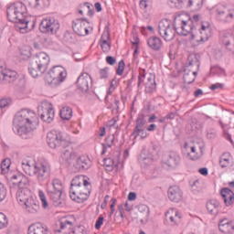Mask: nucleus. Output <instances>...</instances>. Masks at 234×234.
<instances>
[{
	"instance_id": "f257e3e1",
	"label": "nucleus",
	"mask_w": 234,
	"mask_h": 234,
	"mask_svg": "<svg viewBox=\"0 0 234 234\" xmlns=\"http://www.w3.org/2000/svg\"><path fill=\"white\" fill-rule=\"evenodd\" d=\"M158 33L165 41H173L175 36H189L192 39L197 37V26L193 25V20L185 19L184 16H178L174 19V27L171 21L163 19L158 24Z\"/></svg>"
},
{
	"instance_id": "f03ea898",
	"label": "nucleus",
	"mask_w": 234,
	"mask_h": 234,
	"mask_svg": "<svg viewBox=\"0 0 234 234\" xmlns=\"http://www.w3.org/2000/svg\"><path fill=\"white\" fill-rule=\"evenodd\" d=\"M39 125V118L36 112L30 109H22L13 121V131L23 140H30L34 136V131Z\"/></svg>"
},
{
	"instance_id": "7ed1b4c3",
	"label": "nucleus",
	"mask_w": 234,
	"mask_h": 234,
	"mask_svg": "<svg viewBox=\"0 0 234 234\" xmlns=\"http://www.w3.org/2000/svg\"><path fill=\"white\" fill-rule=\"evenodd\" d=\"M69 140V135L63 132L51 131L47 136L48 145L51 149H59L61 151V158L70 165L76 154H72V147H70Z\"/></svg>"
},
{
	"instance_id": "20e7f679",
	"label": "nucleus",
	"mask_w": 234,
	"mask_h": 234,
	"mask_svg": "<svg viewBox=\"0 0 234 234\" xmlns=\"http://www.w3.org/2000/svg\"><path fill=\"white\" fill-rule=\"evenodd\" d=\"M22 169L28 176H36L38 182H44L50 176V165L48 163H37L34 160H23Z\"/></svg>"
},
{
	"instance_id": "39448f33",
	"label": "nucleus",
	"mask_w": 234,
	"mask_h": 234,
	"mask_svg": "<svg viewBox=\"0 0 234 234\" xmlns=\"http://www.w3.org/2000/svg\"><path fill=\"white\" fill-rule=\"evenodd\" d=\"M28 186V177L25 175L13 176L9 181V187L12 189L17 187L16 200L20 206H23L32 196L27 186Z\"/></svg>"
},
{
	"instance_id": "423d86ee",
	"label": "nucleus",
	"mask_w": 234,
	"mask_h": 234,
	"mask_svg": "<svg viewBox=\"0 0 234 234\" xmlns=\"http://www.w3.org/2000/svg\"><path fill=\"white\" fill-rule=\"evenodd\" d=\"M50 63V57L45 52H39L29 62L28 71L32 78H39L47 72L48 64Z\"/></svg>"
},
{
	"instance_id": "0eeeda50",
	"label": "nucleus",
	"mask_w": 234,
	"mask_h": 234,
	"mask_svg": "<svg viewBox=\"0 0 234 234\" xmlns=\"http://www.w3.org/2000/svg\"><path fill=\"white\" fill-rule=\"evenodd\" d=\"M12 5L15 7V10L19 16V21L23 22L15 25V29L16 32H20V34H27V32H29V30L34 28V21L30 22L28 17H27V5L22 2L13 3Z\"/></svg>"
},
{
	"instance_id": "6e6552de",
	"label": "nucleus",
	"mask_w": 234,
	"mask_h": 234,
	"mask_svg": "<svg viewBox=\"0 0 234 234\" xmlns=\"http://www.w3.org/2000/svg\"><path fill=\"white\" fill-rule=\"evenodd\" d=\"M65 78H67V71L65 68L61 66H54L46 75L45 81L48 85H51V87H56L63 81H65Z\"/></svg>"
},
{
	"instance_id": "1a4fd4ad",
	"label": "nucleus",
	"mask_w": 234,
	"mask_h": 234,
	"mask_svg": "<svg viewBox=\"0 0 234 234\" xmlns=\"http://www.w3.org/2000/svg\"><path fill=\"white\" fill-rule=\"evenodd\" d=\"M48 195L56 207H59V206H61V195H63V184L61 183V180H53L52 188L48 189Z\"/></svg>"
},
{
	"instance_id": "9d476101",
	"label": "nucleus",
	"mask_w": 234,
	"mask_h": 234,
	"mask_svg": "<svg viewBox=\"0 0 234 234\" xmlns=\"http://www.w3.org/2000/svg\"><path fill=\"white\" fill-rule=\"evenodd\" d=\"M90 195V183L85 181V183L80 186L77 190H75L69 197L74 202L78 204H82L85 200L89 198Z\"/></svg>"
},
{
	"instance_id": "9b49d317",
	"label": "nucleus",
	"mask_w": 234,
	"mask_h": 234,
	"mask_svg": "<svg viewBox=\"0 0 234 234\" xmlns=\"http://www.w3.org/2000/svg\"><path fill=\"white\" fill-rule=\"evenodd\" d=\"M38 114L41 120L46 122V123H51L54 121L55 112L52 107V103L48 101H43L38 107Z\"/></svg>"
},
{
	"instance_id": "f8f14e48",
	"label": "nucleus",
	"mask_w": 234,
	"mask_h": 234,
	"mask_svg": "<svg viewBox=\"0 0 234 234\" xmlns=\"http://www.w3.org/2000/svg\"><path fill=\"white\" fill-rule=\"evenodd\" d=\"M42 34H56L59 30V23L52 19H43L39 25Z\"/></svg>"
},
{
	"instance_id": "ddd939ff",
	"label": "nucleus",
	"mask_w": 234,
	"mask_h": 234,
	"mask_svg": "<svg viewBox=\"0 0 234 234\" xmlns=\"http://www.w3.org/2000/svg\"><path fill=\"white\" fill-rule=\"evenodd\" d=\"M178 165H180V155L176 152H171L163 157V167L176 169Z\"/></svg>"
},
{
	"instance_id": "4468645a",
	"label": "nucleus",
	"mask_w": 234,
	"mask_h": 234,
	"mask_svg": "<svg viewBox=\"0 0 234 234\" xmlns=\"http://www.w3.org/2000/svg\"><path fill=\"white\" fill-rule=\"evenodd\" d=\"M87 25H89V20L87 18H78L73 20L72 28L77 36H89V28H87Z\"/></svg>"
},
{
	"instance_id": "2eb2a0df",
	"label": "nucleus",
	"mask_w": 234,
	"mask_h": 234,
	"mask_svg": "<svg viewBox=\"0 0 234 234\" xmlns=\"http://www.w3.org/2000/svg\"><path fill=\"white\" fill-rule=\"evenodd\" d=\"M77 88L81 92H87L92 87V77L89 73H81L76 81Z\"/></svg>"
},
{
	"instance_id": "dca6fc26",
	"label": "nucleus",
	"mask_w": 234,
	"mask_h": 234,
	"mask_svg": "<svg viewBox=\"0 0 234 234\" xmlns=\"http://www.w3.org/2000/svg\"><path fill=\"white\" fill-rule=\"evenodd\" d=\"M75 171H83L90 168V159L85 155L76 156L71 161Z\"/></svg>"
},
{
	"instance_id": "f3484780",
	"label": "nucleus",
	"mask_w": 234,
	"mask_h": 234,
	"mask_svg": "<svg viewBox=\"0 0 234 234\" xmlns=\"http://www.w3.org/2000/svg\"><path fill=\"white\" fill-rule=\"evenodd\" d=\"M18 78L16 70L0 69V83H14Z\"/></svg>"
},
{
	"instance_id": "a211bd4d",
	"label": "nucleus",
	"mask_w": 234,
	"mask_h": 234,
	"mask_svg": "<svg viewBox=\"0 0 234 234\" xmlns=\"http://www.w3.org/2000/svg\"><path fill=\"white\" fill-rule=\"evenodd\" d=\"M217 17L219 21H222L223 23H228L229 19H233V14L229 12V9H228L224 5H218L217 8Z\"/></svg>"
},
{
	"instance_id": "6ab92c4d",
	"label": "nucleus",
	"mask_w": 234,
	"mask_h": 234,
	"mask_svg": "<svg viewBox=\"0 0 234 234\" xmlns=\"http://www.w3.org/2000/svg\"><path fill=\"white\" fill-rule=\"evenodd\" d=\"M27 234H50V230L47 225L34 223L28 227Z\"/></svg>"
},
{
	"instance_id": "aec40b11",
	"label": "nucleus",
	"mask_w": 234,
	"mask_h": 234,
	"mask_svg": "<svg viewBox=\"0 0 234 234\" xmlns=\"http://www.w3.org/2000/svg\"><path fill=\"white\" fill-rule=\"evenodd\" d=\"M207 211L209 215L217 217L220 213V202L217 199H210L207 202Z\"/></svg>"
},
{
	"instance_id": "412c9836",
	"label": "nucleus",
	"mask_w": 234,
	"mask_h": 234,
	"mask_svg": "<svg viewBox=\"0 0 234 234\" xmlns=\"http://www.w3.org/2000/svg\"><path fill=\"white\" fill-rule=\"evenodd\" d=\"M182 190L180 187L174 186H170L168 189V198L171 202H180L182 200Z\"/></svg>"
},
{
	"instance_id": "4be33fe9",
	"label": "nucleus",
	"mask_w": 234,
	"mask_h": 234,
	"mask_svg": "<svg viewBox=\"0 0 234 234\" xmlns=\"http://www.w3.org/2000/svg\"><path fill=\"white\" fill-rule=\"evenodd\" d=\"M200 34V41H207L211 37V27L209 23L201 24V29H197V36Z\"/></svg>"
},
{
	"instance_id": "5701e85b",
	"label": "nucleus",
	"mask_w": 234,
	"mask_h": 234,
	"mask_svg": "<svg viewBox=\"0 0 234 234\" xmlns=\"http://www.w3.org/2000/svg\"><path fill=\"white\" fill-rule=\"evenodd\" d=\"M87 182V179L83 176H77L71 180V186L69 189V196L75 191L80 189V186H83Z\"/></svg>"
},
{
	"instance_id": "b1692460",
	"label": "nucleus",
	"mask_w": 234,
	"mask_h": 234,
	"mask_svg": "<svg viewBox=\"0 0 234 234\" xmlns=\"http://www.w3.org/2000/svg\"><path fill=\"white\" fill-rule=\"evenodd\" d=\"M218 229L221 233L231 234L234 232V224L225 218L219 221Z\"/></svg>"
},
{
	"instance_id": "393cba45",
	"label": "nucleus",
	"mask_w": 234,
	"mask_h": 234,
	"mask_svg": "<svg viewBox=\"0 0 234 234\" xmlns=\"http://www.w3.org/2000/svg\"><path fill=\"white\" fill-rule=\"evenodd\" d=\"M220 195L225 202V206H233L234 193L231 191V189L228 187L222 188Z\"/></svg>"
},
{
	"instance_id": "a878e982",
	"label": "nucleus",
	"mask_w": 234,
	"mask_h": 234,
	"mask_svg": "<svg viewBox=\"0 0 234 234\" xmlns=\"http://www.w3.org/2000/svg\"><path fill=\"white\" fill-rule=\"evenodd\" d=\"M6 12L8 21H10L11 23H15V25H19V23H23V20H19V15L17 14V11L12 4L7 7Z\"/></svg>"
},
{
	"instance_id": "bb28decb",
	"label": "nucleus",
	"mask_w": 234,
	"mask_h": 234,
	"mask_svg": "<svg viewBox=\"0 0 234 234\" xmlns=\"http://www.w3.org/2000/svg\"><path fill=\"white\" fill-rule=\"evenodd\" d=\"M219 165L220 167H222V169L226 167H233L234 161H233V156H231V154L229 153L222 154V155L219 157Z\"/></svg>"
},
{
	"instance_id": "cd10ccee",
	"label": "nucleus",
	"mask_w": 234,
	"mask_h": 234,
	"mask_svg": "<svg viewBox=\"0 0 234 234\" xmlns=\"http://www.w3.org/2000/svg\"><path fill=\"white\" fill-rule=\"evenodd\" d=\"M60 229H56L55 233L62 234H74V229H72V222L69 220H64L60 222Z\"/></svg>"
},
{
	"instance_id": "c85d7f7f",
	"label": "nucleus",
	"mask_w": 234,
	"mask_h": 234,
	"mask_svg": "<svg viewBox=\"0 0 234 234\" xmlns=\"http://www.w3.org/2000/svg\"><path fill=\"white\" fill-rule=\"evenodd\" d=\"M23 206L29 213H37L39 211V202L32 197Z\"/></svg>"
},
{
	"instance_id": "c756f323",
	"label": "nucleus",
	"mask_w": 234,
	"mask_h": 234,
	"mask_svg": "<svg viewBox=\"0 0 234 234\" xmlns=\"http://www.w3.org/2000/svg\"><path fill=\"white\" fill-rule=\"evenodd\" d=\"M231 41H233V37L229 33H225L220 37V43L221 45H224L227 50H233V45L231 44Z\"/></svg>"
},
{
	"instance_id": "7c9ffc66",
	"label": "nucleus",
	"mask_w": 234,
	"mask_h": 234,
	"mask_svg": "<svg viewBox=\"0 0 234 234\" xmlns=\"http://www.w3.org/2000/svg\"><path fill=\"white\" fill-rule=\"evenodd\" d=\"M147 45L152 50H160L162 48V40L158 37H151L147 41Z\"/></svg>"
},
{
	"instance_id": "2f4dec72",
	"label": "nucleus",
	"mask_w": 234,
	"mask_h": 234,
	"mask_svg": "<svg viewBox=\"0 0 234 234\" xmlns=\"http://www.w3.org/2000/svg\"><path fill=\"white\" fill-rule=\"evenodd\" d=\"M188 67H197L200 69V56L197 54H190L187 58Z\"/></svg>"
},
{
	"instance_id": "473e14b6",
	"label": "nucleus",
	"mask_w": 234,
	"mask_h": 234,
	"mask_svg": "<svg viewBox=\"0 0 234 234\" xmlns=\"http://www.w3.org/2000/svg\"><path fill=\"white\" fill-rule=\"evenodd\" d=\"M28 5L31 8H45V6H48V0H28Z\"/></svg>"
},
{
	"instance_id": "72a5a7b5",
	"label": "nucleus",
	"mask_w": 234,
	"mask_h": 234,
	"mask_svg": "<svg viewBox=\"0 0 234 234\" xmlns=\"http://www.w3.org/2000/svg\"><path fill=\"white\" fill-rule=\"evenodd\" d=\"M139 162H145V160H154V155L153 154V152L151 150L147 149H143L139 157H138Z\"/></svg>"
},
{
	"instance_id": "f704fd0d",
	"label": "nucleus",
	"mask_w": 234,
	"mask_h": 234,
	"mask_svg": "<svg viewBox=\"0 0 234 234\" xmlns=\"http://www.w3.org/2000/svg\"><path fill=\"white\" fill-rule=\"evenodd\" d=\"M112 145H114V135H110L106 137L105 143L102 144V151L101 154H105L107 149L112 147Z\"/></svg>"
},
{
	"instance_id": "c9c22d12",
	"label": "nucleus",
	"mask_w": 234,
	"mask_h": 234,
	"mask_svg": "<svg viewBox=\"0 0 234 234\" xmlns=\"http://www.w3.org/2000/svg\"><path fill=\"white\" fill-rule=\"evenodd\" d=\"M60 118L62 120H70L72 118V109L65 106L60 110Z\"/></svg>"
},
{
	"instance_id": "e433bc0d",
	"label": "nucleus",
	"mask_w": 234,
	"mask_h": 234,
	"mask_svg": "<svg viewBox=\"0 0 234 234\" xmlns=\"http://www.w3.org/2000/svg\"><path fill=\"white\" fill-rule=\"evenodd\" d=\"M188 6H190L192 10L198 12V10L204 6V0H188Z\"/></svg>"
},
{
	"instance_id": "4c0bfd02",
	"label": "nucleus",
	"mask_w": 234,
	"mask_h": 234,
	"mask_svg": "<svg viewBox=\"0 0 234 234\" xmlns=\"http://www.w3.org/2000/svg\"><path fill=\"white\" fill-rule=\"evenodd\" d=\"M156 90V81H154V78H148V81L146 82L145 92L151 94Z\"/></svg>"
},
{
	"instance_id": "58836bf2",
	"label": "nucleus",
	"mask_w": 234,
	"mask_h": 234,
	"mask_svg": "<svg viewBox=\"0 0 234 234\" xmlns=\"http://www.w3.org/2000/svg\"><path fill=\"white\" fill-rule=\"evenodd\" d=\"M32 56L31 48L28 46H24L20 48L21 59H28Z\"/></svg>"
},
{
	"instance_id": "ea45409f",
	"label": "nucleus",
	"mask_w": 234,
	"mask_h": 234,
	"mask_svg": "<svg viewBox=\"0 0 234 234\" xmlns=\"http://www.w3.org/2000/svg\"><path fill=\"white\" fill-rule=\"evenodd\" d=\"M132 136H134V140H136L138 136H140L142 140H145V138H147V132H145L144 128H140L139 130L134 129L132 133Z\"/></svg>"
},
{
	"instance_id": "a19ab883",
	"label": "nucleus",
	"mask_w": 234,
	"mask_h": 234,
	"mask_svg": "<svg viewBox=\"0 0 234 234\" xmlns=\"http://www.w3.org/2000/svg\"><path fill=\"white\" fill-rule=\"evenodd\" d=\"M145 123H146L145 115L139 114L136 120V125L134 129H136V131L140 129H144V126L145 125Z\"/></svg>"
},
{
	"instance_id": "79ce46f5",
	"label": "nucleus",
	"mask_w": 234,
	"mask_h": 234,
	"mask_svg": "<svg viewBox=\"0 0 234 234\" xmlns=\"http://www.w3.org/2000/svg\"><path fill=\"white\" fill-rule=\"evenodd\" d=\"M168 218L172 226H176V224H179L180 218H182V215H180V213L176 210L174 216H170Z\"/></svg>"
},
{
	"instance_id": "37998d69",
	"label": "nucleus",
	"mask_w": 234,
	"mask_h": 234,
	"mask_svg": "<svg viewBox=\"0 0 234 234\" xmlns=\"http://www.w3.org/2000/svg\"><path fill=\"white\" fill-rule=\"evenodd\" d=\"M183 80L185 81V83H187L188 85L193 83V81H195V76L189 74L187 72V69H185V74L183 76Z\"/></svg>"
},
{
	"instance_id": "c03bdc74",
	"label": "nucleus",
	"mask_w": 234,
	"mask_h": 234,
	"mask_svg": "<svg viewBox=\"0 0 234 234\" xmlns=\"http://www.w3.org/2000/svg\"><path fill=\"white\" fill-rule=\"evenodd\" d=\"M170 3L171 6H175V8H183L184 3L186 0H167Z\"/></svg>"
},
{
	"instance_id": "a18cd8bd",
	"label": "nucleus",
	"mask_w": 234,
	"mask_h": 234,
	"mask_svg": "<svg viewBox=\"0 0 234 234\" xmlns=\"http://www.w3.org/2000/svg\"><path fill=\"white\" fill-rule=\"evenodd\" d=\"M8 226V218H6V215L0 212V229H3V228H6Z\"/></svg>"
},
{
	"instance_id": "49530a36",
	"label": "nucleus",
	"mask_w": 234,
	"mask_h": 234,
	"mask_svg": "<svg viewBox=\"0 0 234 234\" xmlns=\"http://www.w3.org/2000/svg\"><path fill=\"white\" fill-rule=\"evenodd\" d=\"M10 159H4L1 163L2 173H6L10 169Z\"/></svg>"
},
{
	"instance_id": "de8ad7c7",
	"label": "nucleus",
	"mask_w": 234,
	"mask_h": 234,
	"mask_svg": "<svg viewBox=\"0 0 234 234\" xmlns=\"http://www.w3.org/2000/svg\"><path fill=\"white\" fill-rule=\"evenodd\" d=\"M188 156L190 160H198V158H200V154L197 153V147L195 146L191 147V152L188 154Z\"/></svg>"
},
{
	"instance_id": "09e8293b",
	"label": "nucleus",
	"mask_w": 234,
	"mask_h": 234,
	"mask_svg": "<svg viewBox=\"0 0 234 234\" xmlns=\"http://www.w3.org/2000/svg\"><path fill=\"white\" fill-rule=\"evenodd\" d=\"M103 41H111V32L109 29H105L101 37L100 43H103Z\"/></svg>"
},
{
	"instance_id": "8fccbe9b",
	"label": "nucleus",
	"mask_w": 234,
	"mask_h": 234,
	"mask_svg": "<svg viewBox=\"0 0 234 234\" xmlns=\"http://www.w3.org/2000/svg\"><path fill=\"white\" fill-rule=\"evenodd\" d=\"M39 198L42 202V207L44 209H47L48 207V201H47V197L45 196V193H43V191H39Z\"/></svg>"
},
{
	"instance_id": "3c124183",
	"label": "nucleus",
	"mask_w": 234,
	"mask_h": 234,
	"mask_svg": "<svg viewBox=\"0 0 234 234\" xmlns=\"http://www.w3.org/2000/svg\"><path fill=\"white\" fill-rule=\"evenodd\" d=\"M123 70H125V61L121 60L118 64L116 74L118 76H122V74H123Z\"/></svg>"
},
{
	"instance_id": "603ef678",
	"label": "nucleus",
	"mask_w": 234,
	"mask_h": 234,
	"mask_svg": "<svg viewBox=\"0 0 234 234\" xmlns=\"http://www.w3.org/2000/svg\"><path fill=\"white\" fill-rule=\"evenodd\" d=\"M102 52H109L111 50V40L100 42Z\"/></svg>"
},
{
	"instance_id": "864d4df0",
	"label": "nucleus",
	"mask_w": 234,
	"mask_h": 234,
	"mask_svg": "<svg viewBox=\"0 0 234 234\" xmlns=\"http://www.w3.org/2000/svg\"><path fill=\"white\" fill-rule=\"evenodd\" d=\"M6 198V187H5V185L0 183V202H3Z\"/></svg>"
},
{
	"instance_id": "5fc2aeb1",
	"label": "nucleus",
	"mask_w": 234,
	"mask_h": 234,
	"mask_svg": "<svg viewBox=\"0 0 234 234\" xmlns=\"http://www.w3.org/2000/svg\"><path fill=\"white\" fill-rule=\"evenodd\" d=\"M100 78L101 80H107L109 78V68H103L100 69Z\"/></svg>"
},
{
	"instance_id": "6e6d98bb",
	"label": "nucleus",
	"mask_w": 234,
	"mask_h": 234,
	"mask_svg": "<svg viewBox=\"0 0 234 234\" xmlns=\"http://www.w3.org/2000/svg\"><path fill=\"white\" fill-rule=\"evenodd\" d=\"M144 80H145V69H142L139 72V76H138V82H137L138 88H140V85L144 83Z\"/></svg>"
},
{
	"instance_id": "4d7b16f0",
	"label": "nucleus",
	"mask_w": 234,
	"mask_h": 234,
	"mask_svg": "<svg viewBox=\"0 0 234 234\" xmlns=\"http://www.w3.org/2000/svg\"><path fill=\"white\" fill-rule=\"evenodd\" d=\"M207 138H208V140H213V138H217V131L215 129L207 130Z\"/></svg>"
},
{
	"instance_id": "13d9d810",
	"label": "nucleus",
	"mask_w": 234,
	"mask_h": 234,
	"mask_svg": "<svg viewBox=\"0 0 234 234\" xmlns=\"http://www.w3.org/2000/svg\"><path fill=\"white\" fill-rule=\"evenodd\" d=\"M12 103L10 99H1L0 100V109H5V107H8Z\"/></svg>"
},
{
	"instance_id": "bf43d9fd",
	"label": "nucleus",
	"mask_w": 234,
	"mask_h": 234,
	"mask_svg": "<svg viewBox=\"0 0 234 234\" xmlns=\"http://www.w3.org/2000/svg\"><path fill=\"white\" fill-rule=\"evenodd\" d=\"M187 19H190L192 21V25L197 27V24L198 23V21H200V16L194 15L192 17L187 16Z\"/></svg>"
},
{
	"instance_id": "052dcab7",
	"label": "nucleus",
	"mask_w": 234,
	"mask_h": 234,
	"mask_svg": "<svg viewBox=\"0 0 234 234\" xmlns=\"http://www.w3.org/2000/svg\"><path fill=\"white\" fill-rule=\"evenodd\" d=\"M104 165L112 169V167L114 166V160H112V158L104 159Z\"/></svg>"
},
{
	"instance_id": "680f3d73",
	"label": "nucleus",
	"mask_w": 234,
	"mask_h": 234,
	"mask_svg": "<svg viewBox=\"0 0 234 234\" xmlns=\"http://www.w3.org/2000/svg\"><path fill=\"white\" fill-rule=\"evenodd\" d=\"M116 202H117L116 198L113 197V198L111 199L110 217H112V215H114V206H116Z\"/></svg>"
},
{
	"instance_id": "e2e57ef3",
	"label": "nucleus",
	"mask_w": 234,
	"mask_h": 234,
	"mask_svg": "<svg viewBox=\"0 0 234 234\" xmlns=\"http://www.w3.org/2000/svg\"><path fill=\"white\" fill-rule=\"evenodd\" d=\"M103 225V217H99L95 223V229H100Z\"/></svg>"
},
{
	"instance_id": "0e129e2a",
	"label": "nucleus",
	"mask_w": 234,
	"mask_h": 234,
	"mask_svg": "<svg viewBox=\"0 0 234 234\" xmlns=\"http://www.w3.org/2000/svg\"><path fill=\"white\" fill-rule=\"evenodd\" d=\"M106 63H108V65H115L116 64V58L112 56H108L106 57Z\"/></svg>"
},
{
	"instance_id": "69168bd1",
	"label": "nucleus",
	"mask_w": 234,
	"mask_h": 234,
	"mask_svg": "<svg viewBox=\"0 0 234 234\" xmlns=\"http://www.w3.org/2000/svg\"><path fill=\"white\" fill-rule=\"evenodd\" d=\"M105 104H106V109H112V103L113 101H112V99H109V96H106L104 99Z\"/></svg>"
},
{
	"instance_id": "338daca9",
	"label": "nucleus",
	"mask_w": 234,
	"mask_h": 234,
	"mask_svg": "<svg viewBox=\"0 0 234 234\" xmlns=\"http://www.w3.org/2000/svg\"><path fill=\"white\" fill-rule=\"evenodd\" d=\"M217 89H224V84H222V83H216V84H212L210 86V90H217Z\"/></svg>"
},
{
	"instance_id": "774afa93",
	"label": "nucleus",
	"mask_w": 234,
	"mask_h": 234,
	"mask_svg": "<svg viewBox=\"0 0 234 234\" xmlns=\"http://www.w3.org/2000/svg\"><path fill=\"white\" fill-rule=\"evenodd\" d=\"M109 202V196H105L103 202L101 205V209L107 207V203Z\"/></svg>"
}]
</instances>
